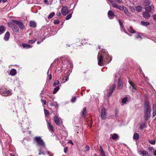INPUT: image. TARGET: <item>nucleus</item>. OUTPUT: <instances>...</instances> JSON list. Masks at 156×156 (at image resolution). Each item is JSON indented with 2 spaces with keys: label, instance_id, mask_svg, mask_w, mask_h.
I'll return each mask as SVG.
<instances>
[{
  "label": "nucleus",
  "instance_id": "obj_50",
  "mask_svg": "<svg viewBox=\"0 0 156 156\" xmlns=\"http://www.w3.org/2000/svg\"><path fill=\"white\" fill-rule=\"evenodd\" d=\"M69 75H68L66 76V79H65V80L63 82V83H65L66 81H68L69 80Z\"/></svg>",
  "mask_w": 156,
  "mask_h": 156
},
{
  "label": "nucleus",
  "instance_id": "obj_61",
  "mask_svg": "<svg viewBox=\"0 0 156 156\" xmlns=\"http://www.w3.org/2000/svg\"><path fill=\"white\" fill-rule=\"evenodd\" d=\"M102 154V156H105V154L104 152L101 153Z\"/></svg>",
  "mask_w": 156,
  "mask_h": 156
},
{
  "label": "nucleus",
  "instance_id": "obj_38",
  "mask_svg": "<svg viewBox=\"0 0 156 156\" xmlns=\"http://www.w3.org/2000/svg\"><path fill=\"white\" fill-rule=\"evenodd\" d=\"M55 14V13L54 12H52L51 13H50L48 16V18L50 19L52 18L53 16H54Z\"/></svg>",
  "mask_w": 156,
  "mask_h": 156
},
{
  "label": "nucleus",
  "instance_id": "obj_25",
  "mask_svg": "<svg viewBox=\"0 0 156 156\" xmlns=\"http://www.w3.org/2000/svg\"><path fill=\"white\" fill-rule=\"evenodd\" d=\"M22 46L24 48L28 49L31 48V46L29 44L25 43H22Z\"/></svg>",
  "mask_w": 156,
  "mask_h": 156
},
{
  "label": "nucleus",
  "instance_id": "obj_2",
  "mask_svg": "<svg viewBox=\"0 0 156 156\" xmlns=\"http://www.w3.org/2000/svg\"><path fill=\"white\" fill-rule=\"evenodd\" d=\"M34 140L36 141L37 145L39 147H42L44 149V151H41L42 148L38 149V150L39 152V153L38 154L39 155H41V154L45 155L49 154V152L46 147L45 143L41 138V136L35 137L34 138Z\"/></svg>",
  "mask_w": 156,
  "mask_h": 156
},
{
  "label": "nucleus",
  "instance_id": "obj_5",
  "mask_svg": "<svg viewBox=\"0 0 156 156\" xmlns=\"http://www.w3.org/2000/svg\"><path fill=\"white\" fill-rule=\"evenodd\" d=\"M10 90H7L6 89H1L0 90V94L3 96H7L11 94Z\"/></svg>",
  "mask_w": 156,
  "mask_h": 156
},
{
  "label": "nucleus",
  "instance_id": "obj_59",
  "mask_svg": "<svg viewBox=\"0 0 156 156\" xmlns=\"http://www.w3.org/2000/svg\"><path fill=\"white\" fill-rule=\"evenodd\" d=\"M153 18L155 21H156V14L153 16Z\"/></svg>",
  "mask_w": 156,
  "mask_h": 156
},
{
  "label": "nucleus",
  "instance_id": "obj_1",
  "mask_svg": "<svg viewBox=\"0 0 156 156\" xmlns=\"http://www.w3.org/2000/svg\"><path fill=\"white\" fill-rule=\"evenodd\" d=\"M112 59V57L109 55L105 50H100L98 52V64L100 66L104 65V62L107 63H109Z\"/></svg>",
  "mask_w": 156,
  "mask_h": 156
},
{
  "label": "nucleus",
  "instance_id": "obj_37",
  "mask_svg": "<svg viewBox=\"0 0 156 156\" xmlns=\"http://www.w3.org/2000/svg\"><path fill=\"white\" fill-rule=\"evenodd\" d=\"M146 123H143L140 124V129H142L145 127Z\"/></svg>",
  "mask_w": 156,
  "mask_h": 156
},
{
  "label": "nucleus",
  "instance_id": "obj_49",
  "mask_svg": "<svg viewBox=\"0 0 156 156\" xmlns=\"http://www.w3.org/2000/svg\"><path fill=\"white\" fill-rule=\"evenodd\" d=\"M36 41V39L34 40H30L28 41V43L30 44H33Z\"/></svg>",
  "mask_w": 156,
  "mask_h": 156
},
{
  "label": "nucleus",
  "instance_id": "obj_10",
  "mask_svg": "<svg viewBox=\"0 0 156 156\" xmlns=\"http://www.w3.org/2000/svg\"><path fill=\"white\" fill-rule=\"evenodd\" d=\"M115 85L114 84H112L110 87V90L109 91V92L108 94V96L109 97L111 96L112 93L114 92L115 88Z\"/></svg>",
  "mask_w": 156,
  "mask_h": 156
},
{
  "label": "nucleus",
  "instance_id": "obj_26",
  "mask_svg": "<svg viewBox=\"0 0 156 156\" xmlns=\"http://www.w3.org/2000/svg\"><path fill=\"white\" fill-rule=\"evenodd\" d=\"M5 30V29L4 26H0V35L3 34Z\"/></svg>",
  "mask_w": 156,
  "mask_h": 156
},
{
  "label": "nucleus",
  "instance_id": "obj_57",
  "mask_svg": "<svg viewBox=\"0 0 156 156\" xmlns=\"http://www.w3.org/2000/svg\"><path fill=\"white\" fill-rule=\"evenodd\" d=\"M115 1L119 4H121L122 3V1L120 0H115Z\"/></svg>",
  "mask_w": 156,
  "mask_h": 156
},
{
  "label": "nucleus",
  "instance_id": "obj_32",
  "mask_svg": "<svg viewBox=\"0 0 156 156\" xmlns=\"http://www.w3.org/2000/svg\"><path fill=\"white\" fill-rule=\"evenodd\" d=\"M89 119H90V120L89 119L88 120H87V122L88 124L89 125V126H90V127H91L92 125L93 121L91 120V117H90Z\"/></svg>",
  "mask_w": 156,
  "mask_h": 156
},
{
  "label": "nucleus",
  "instance_id": "obj_24",
  "mask_svg": "<svg viewBox=\"0 0 156 156\" xmlns=\"http://www.w3.org/2000/svg\"><path fill=\"white\" fill-rule=\"evenodd\" d=\"M29 23L30 26L31 27H36V23L34 21H30Z\"/></svg>",
  "mask_w": 156,
  "mask_h": 156
},
{
  "label": "nucleus",
  "instance_id": "obj_55",
  "mask_svg": "<svg viewBox=\"0 0 156 156\" xmlns=\"http://www.w3.org/2000/svg\"><path fill=\"white\" fill-rule=\"evenodd\" d=\"M130 10H131V11H132L133 12L135 10V9H134V7L133 6H131L130 7Z\"/></svg>",
  "mask_w": 156,
  "mask_h": 156
},
{
  "label": "nucleus",
  "instance_id": "obj_17",
  "mask_svg": "<svg viewBox=\"0 0 156 156\" xmlns=\"http://www.w3.org/2000/svg\"><path fill=\"white\" fill-rule=\"evenodd\" d=\"M112 5L113 7L117 8L119 10L122 11V8L123 6H122L121 5H118L115 3H112Z\"/></svg>",
  "mask_w": 156,
  "mask_h": 156
},
{
  "label": "nucleus",
  "instance_id": "obj_16",
  "mask_svg": "<svg viewBox=\"0 0 156 156\" xmlns=\"http://www.w3.org/2000/svg\"><path fill=\"white\" fill-rule=\"evenodd\" d=\"M108 16L109 19H112L114 17V12L111 10H109L108 12Z\"/></svg>",
  "mask_w": 156,
  "mask_h": 156
},
{
  "label": "nucleus",
  "instance_id": "obj_34",
  "mask_svg": "<svg viewBox=\"0 0 156 156\" xmlns=\"http://www.w3.org/2000/svg\"><path fill=\"white\" fill-rule=\"evenodd\" d=\"M59 89L60 88L59 86L56 87L54 89L53 94H55L59 90Z\"/></svg>",
  "mask_w": 156,
  "mask_h": 156
},
{
  "label": "nucleus",
  "instance_id": "obj_6",
  "mask_svg": "<svg viewBox=\"0 0 156 156\" xmlns=\"http://www.w3.org/2000/svg\"><path fill=\"white\" fill-rule=\"evenodd\" d=\"M22 122H23V121H21ZM21 127L22 128V131L24 132L25 131H27L29 129V127L28 126V124H27V123H25L24 122H21Z\"/></svg>",
  "mask_w": 156,
  "mask_h": 156
},
{
  "label": "nucleus",
  "instance_id": "obj_20",
  "mask_svg": "<svg viewBox=\"0 0 156 156\" xmlns=\"http://www.w3.org/2000/svg\"><path fill=\"white\" fill-rule=\"evenodd\" d=\"M118 137L119 136L118 134L116 133H114L110 134V138H112L113 140H115L118 138Z\"/></svg>",
  "mask_w": 156,
  "mask_h": 156
},
{
  "label": "nucleus",
  "instance_id": "obj_47",
  "mask_svg": "<svg viewBox=\"0 0 156 156\" xmlns=\"http://www.w3.org/2000/svg\"><path fill=\"white\" fill-rule=\"evenodd\" d=\"M89 146L88 145H86L85 149V151L86 152L88 151L89 150Z\"/></svg>",
  "mask_w": 156,
  "mask_h": 156
},
{
  "label": "nucleus",
  "instance_id": "obj_42",
  "mask_svg": "<svg viewBox=\"0 0 156 156\" xmlns=\"http://www.w3.org/2000/svg\"><path fill=\"white\" fill-rule=\"evenodd\" d=\"M128 82L129 84L131 85V86L129 87L130 88H131V87H133V85H136L135 84H134V83H133L130 80H129L128 81Z\"/></svg>",
  "mask_w": 156,
  "mask_h": 156
},
{
  "label": "nucleus",
  "instance_id": "obj_3",
  "mask_svg": "<svg viewBox=\"0 0 156 156\" xmlns=\"http://www.w3.org/2000/svg\"><path fill=\"white\" fill-rule=\"evenodd\" d=\"M144 120L146 122L150 118L151 111V108L148 101H146L144 102Z\"/></svg>",
  "mask_w": 156,
  "mask_h": 156
},
{
  "label": "nucleus",
  "instance_id": "obj_43",
  "mask_svg": "<svg viewBox=\"0 0 156 156\" xmlns=\"http://www.w3.org/2000/svg\"><path fill=\"white\" fill-rule=\"evenodd\" d=\"M44 113L45 116H47L49 115V112L48 110L44 108Z\"/></svg>",
  "mask_w": 156,
  "mask_h": 156
},
{
  "label": "nucleus",
  "instance_id": "obj_64",
  "mask_svg": "<svg viewBox=\"0 0 156 156\" xmlns=\"http://www.w3.org/2000/svg\"><path fill=\"white\" fill-rule=\"evenodd\" d=\"M154 154L156 156V150H155L154 151Z\"/></svg>",
  "mask_w": 156,
  "mask_h": 156
},
{
  "label": "nucleus",
  "instance_id": "obj_44",
  "mask_svg": "<svg viewBox=\"0 0 156 156\" xmlns=\"http://www.w3.org/2000/svg\"><path fill=\"white\" fill-rule=\"evenodd\" d=\"M12 22H9L8 23V26L9 27H12L13 26L15 25Z\"/></svg>",
  "mask_w": 156,
  "mask_h": 156
},
{
  "label": "nucleus",
  "instance_id": "obj_53",
  "mask_svg": "<svg viewBox=\"0 0 156 156\" xmlns=\"http://www.w3.org/2000/svg\"><path fill=\"white\" fill-rule=\"evenodd\" d=\"M44 2L45 4L47 5H48L49 4V3L47 0H44Z\"/></svg>",
  "mask_w": 156,
  "mask_h": 156
},
{
  "label": "nucleus",
  "instance_id": "obj_63",
  "mask_svg": "<svg viewBox=\"0 0 156 156\" xmlns=\"http://www.w3.org/2000/svg\"><path fill=\"white\" fill-rule=\"evenodd\" d=\"M43 41V40H42L41 41H37V44H40Z\"/></svg>",
  "mask_w": 156,
  "mask_h": 156
},
{
  "label": "nucleus",
  "instance_id": "obj_33",
  "mask_svg": "<svg viewBox=\"0 0 156 156\" xmlns=\"http://www.w3.org/2000/svg\"><path fill=\"white\" fill-rule=\"evenodd\" d=\"M135 37L136 38L139 39L140 40H141L142 39L140 35V34L139 33H138L136 34Z\"/></svg>",
  "mask_w": 156,
  "mask_h": 156
},
{
  "label": "nucleus",
  "instance_id": "obj_21",
  "mask_svg": "<svg viewBox=\"0 0 156 156\" xmlns=\"http://www.w3.org/2000/svg\"><path fill=\"white\" fill-rule=\"evenodd\" d=\"M16 70L14 69H12L9 72V74L12 76H14L16 75Z\"/></svg>",
  "mask_w": 156,
  "mask_h": 156
},
{
  "label": "nucleus",
  "instance_id": "obj_35",
  "mask_svg": "<svg viewBox=\"0 0 156 156\" xmlns=\"http://www.w3.org/2000/svg\"><path fill=\"white\" fill-rule=\"evenodd\" d=\"M118 21L120 26L121 29V30H123L124 28V26L123 24V23L122 22V20H119Z\"/></svg>",
  "mask_w": 156,
  "mask_h": 156
},
{
  "label": "nucleus",
  "instance_id": "obj_31",
  "mask_svg": "<svg viewBox=\"0 0 156 156\" xmlns=\"http://www.w3.org/2000/svg\"><path fill=\"white\" fill-rule=\"evenodd\" d=\"M81 112L83 116L84 117H85L87 114L86 108L85 107L83 108V110Z\"/></svg>",
  "mask_w": 156,
  "mask_h": 156
},
{
  "label": "nucleus",
  "instance_id": "obj_28",
  "mask_svg": "<svg viewBox=\"0 0 156 156\" xmlns=\"http://www.w3.org/2000/svg\"><path fill=\"white\" fill-rule=\"evenodd\" d=\"M141 23L142 25L146 27L147 26L150 25V23L149 22L144 21H141Z\"/></svg>",
  "mask_w": 156,
  "mask_h": 156
},
{
  "label": "nucleus",
  "instance_id": "obj_18",
  "mask_svg": "<svg viewBox=\"0 0 156 156\" xmlns=\"http://www.w3.org/2000/svg\"><path fill=\"white\" fill-rule=\"evenodd\" d=\"M47 126L49 130L51 132H53L54 131V127L51 124L50 122H47Z\"/></svg>",
  "mask_w": 156,
  "mask_h": 156
},
{
  "label": "nucleus",
  "instance_id": "obj_29",
  "mask_svg": "<svg viewBox=\"0 0 156 156\" xmlns=\"http://www.w3.org/2000/svg\"><path fill=\"white\" fill-rule=\"evenodd\" d=\"M142 7L140 5H138L135 7L136 11L138 12H140L142 9Z\"/></svg>",
  "mask_w": 156,
  "mask_h": 156
},
{
  "label": "nucleus",
  "instance_id": "obj_14",
  "mask_svg": "<svg viewBox=\"0 0 156 156\" xmlns=\"http://www.w3.org/2000/svg\"><path fill=\"white\" fill-rule=\"evenodd\" d=\"M54 119L55 122L57 125L59 126L61 123H62V121L60 122L59 119L56 115L54 117Z\"/></svg>",
  "mask_w": 156,
  "mask_h": 156
},
{
  "label": "nucleus",
  "instance_id": "obj_7",
  "mask_svg": "<svg viewBox=\"0 0 156 156\" xmlns=\"http://www.w3.org/2000/svg\"><path fill=\"white\" fill-rule=\"evenodd\" d=\"M138 153L142 156H149L148 152L145 150H140L138 151Z\"/></svg>",
  "mask_w": 156,
  "mask_h": 156
},
{
  "label": "nucleus",
  "instance_id": "obj_30",
  "mask_svg": "<svg viewBox=\"0 0 156 156\" xmlns=\"http://www.w3.org/2000/svg\"><path fill=\"white\" fill-rule=\"evenodd\" d=\"M153 116L154 117L156 115V105H153Z\"/></svg>",
  "mask_w": 156,
  "mask_h": 156
},
{
  "label": "nucleus",
  "instance_id": "obj_60",
  "mask_svg": "<svg viewBox=\"0 0 156 156\" xmlns=\"http://www.w3.org/2000/svg\"><path fill=\"white\" fill-rule=\"evenodd\" d=\"M56 15H57V16H60L61 15V13L60 12H59L58 13H57Z\"/></svg>",
  "mask_w": 156,
  "mask_h": 156
},
{
  "label": "nucleus",
  "instance_id": "obj_11",
  "mask_svg": "<svg viewBox=\"0 0 156 156\" xmlns=\"http://www.w3.org/2000/svg\"><path fill=\"white\" fill-rule=\"evenodd\" d=\"M122 10L124 11L125 14L127 16L130 17L131 16V13L128 11V9L126 7L123 6L122 8Z\"/></svg>",
  "mask_w": 156,
  "mask_h": 156
},
{
  "label": "nucleus",
  "instance_id": "obj_41",
  "mask_svg": "<svg viewBox=\"0 0 156 156\" xmlns=\"http://www.w3.org/2000/svg\"><path fill=\"white\" fill-rule=\"evenodd\" d=\"M129 31L131 33H135V31L133 29V28L131 27H130L128 29Z\"/></svg>",
  "mask_w": 156,
  "mask_h": 156
},
{
  "label": "nucleus",
  "instance_id": "obj_46",
  "mask_svg": "<svg viewBox=\"0 0 156 156\" xmlns=\"http://www.w3.org/2000/svg\"><path fill=\"white\" fill-rule=\"evenodd\" d=\"M72 17V14H68L66 17V20H68L70 19Z\"/></svg>",
  "mask_w": 156,
  "mask_h": 156
},
{
  "label": "nucleus",
  "instance_id": "obj_36",
  "mask_svg": "<svg viewBox=\"0 0 156 156\" xmlns=\"http://www.w3.org/2000/svg\"><path fill=\"white\" fill-rule=\"evenodd\" d=\"M144 4L145 5V6H147L149 5L150 4V2L148 0H145L144 2Z\"/></svg>",
  "mask_w": 156,
  "mask_h": 156
},
{
  "label": "nucleus",
  "instance_id": "obj_8",
  "mask_svg": "<svg viewBox=\"0 0 156 156\" xmlns=\"http://www.w3.org/2000/svg\"><path fill=\"white\" fill-rule=\"evenodd\" d=\"M11 21L16 25H17L20 28H23L24 26L23 23L19 21L14 20H12Z\"/></svg>",
  "mask_w": 156,
  "mask_h": 156
},
{
  "label": "nucleus",
  "instance_id": "obj_52",
  "mask_svg": "<svg viewBox=\"0 0 156 156\" xmlns=\"http://www.w3.org/2000/svg\"><path fill=\"white\" fill-rule=\"evenodd\" d=\"M53 23L55 24H58L59 23V21L58 20H57L54 21Z\"/></svg>",
  "mask_w": 156,
  "mask_h": 156
},
{
  "label": "nucleus",
  "instance_id": "obj_27",
  "mask_svg": "<svg viewBox=\"0 0 156 156\" xmlns=\"http://www.w3.org/2000/svg\"><path fill=\"white\" fill-rule=\"evenodd\" d=\"M139 137V134L138 133H135L133 136V139L134 140H137Z\"/></svg>",
  "mask_w": 156,
  "mask_h": 156
},
{
  "label": "nucleus",
  "instance_id": "obj_58",
  "mask_svg": "<svg viewBox=\"0 0 156 156\" xmlns=\"http://www.w3.org/2000/svg\"><path fill=\"white\" fill-rule=\"evenodd\" d=\"M100 150L101 151V153L104 152L101 146H100Z\"/></svg>",
  "mask_w": 156,
  "mask_h": 156
},
{
  "label": "nucleus",
  "instance_id": "obj_9",
  "mask_svg": "<svg viewBox=\"0 0 156 156\" xmlns=\"http://www.w3.org/2000/svg\"><path fill=\"white\" fill-rule=\"evenodd\" d=\"M61 12L62 14L64 16H66L69 11L68 10L67 6H64L62 7L61 9Z\"/></svg>",
  "mask_w": 156,
  "mask_h": 156
},
{
  "label": "nucleus",
  "instance_id": "obj_23",
  "mask_svg": "<svg viewBox=\"0 0 156 156\" xmlns=\"http://www.w3.org/2000/svg\"><path fill=\"white\" fill-rule=\"evenodd\" d=\"M12 30L15 32H18L19 31V29L17 25H14L12 27Z\"/></svg>",
  "mask_w": 156,
  "mask_h": 156
},
{
  "label": "nucleus",
  "instance_id": "obj_12",
  "mask_svg": "<svg viewBox=\"0 0 156 156\" xmlns=\"http://www.w3.org/2000/svg\"><path fill=\"white\" fill-rule=\"evenodd\" d=\"M154 6L152 5L151 6L148 5L147 6H145L144 9L146 11L148 12H151L152 11V9H154Z\"/></svg>",
  "mask_w": 156,
  "mask_h": 156
},
{
  "label": "nucleus",
  "instance_id": "obj_45",
  "mask_svg": "<svg viewBox=\"0 0 156 156\" xmlns=\"http://www.w3.org/2000/svg\"><path fill=\"white\" fill-rule=\"evenodd\" d=\"M149 143L151 144L154 145L155 144V140H149Z\"/></svg>",
  "mask_w": 156,
  "mask_h": 156
},
{
  "label": "nucleus",
  "instance_id": "obj_19",
  "mask_svg": "<svg viewBox=\"0 0 156 156\" xmlns=\"http://www.w3.org/2000/svg\"><path fill=\"white\" fill-rule=\"evenodd\" d=\"M10 33L9 32H7L4 36V39L5 41H8L9 38Z\"/></svg>",
  "mask_w": 156,
  "mask_h": 156
},
{
  "label": "nucleus",
  "instance_id": "obj_62",
  "mask_svg": "<svg viewBox=\"0 0 156 156\" xmlns=\"http://www.w3.org/2000/svg\"><path fill=\"white\" fill-rule=\"evenodd\" d=\"M153 149H154L153 148H152V147H149L148 148V150L150 151H152V150H153Z\"/></svg>",
  "mask_w": 156,
  "mask_h": 156
},
{
  "label": "nucleus",
  "instance_id": "obj_13",
  "mask_svg": "<svg viewBox=\"0 0 156 156\" xmlns=\"http://www.w3.org/2000/svg\"><path fill=\"white\" fill-rule=\"evenodd\" d=\"M123 87V83L120 79H118L117 88L119 89H121Z\"/></svg>",
  "mask_w": 156,
  "mask_h": 156
},
{
  "label": "nucleus",
  "instance_id": "obj_22",
  "mask_svg": "<svg viewBox=\"0 0 156 156\" xmlns=\"http://www.w3.org/2000/svg\"><path fill=\"white\" fill-rule=\"evenodd\" d=\"M128 101V98L126 97L123 98L122 100V104H121V105H123L124 104H126L127 102Z\"/></svg>",
  "mask_w": 156,
  "mask_h": 156
},
{
  "label": "nucleus",
  "instance_id": "obj_48",
  "mask_svg": "<svg viewBox=\"0 0 156 156\" xmlns=\"http://www.w3.org/2000/svg\"><path fill=\"white\" fill-rule=\"evenodd\" d=\"M76 97L75 96L73 97L71 99V101L72 102H74L76 101Z\"/></svg>",
  "mask_w": 156,
  "mask_h": 156
},
{
  "label": "nucleus",
  "instance_id": "obj_40",
  "mask_svg": "<svg viewBox=\"0 0 156 156\" xmlns=\"http://www.w3.org/2000/svg\"><path fill=\"white\" fill-rule=\"evenodd\" d=\"M133 86L131 87V89L132 92H135L136 90V86L135 85H133Z\"/></svg>",
  "mask_w": 156,
  "mask_h": 156
},
{
  "label": "nucleus",
  "instance_id": "obj_56",
  "mask_svg": "<svg viewBox=\"0 0 156 156\" xmlns=\"http://www.w3.org/2000/svg\"><path fill=\"white\" fill-rule=\"evenodd\" d=\"M49 80H50L52 79V76L51 74H50L48 76Z\"/></svg>",
  "mask_w": 156,
  "mask_h": 156
},
{
  "label": "nucleus",
  "instance_id": "obj_15",
  "mask_svg": "<svg viewBox=\"0 0 156 156\" xmlns=\"http://www.w3.org/2000/svg\"><path fill=\"white\" fill-rule=\"evenodd\" d=\"M149 12L145 11L143 13V17L146 19H148L150 18L151 15L149 13Z\"/></svg>",
  "mask_w": 156,
  "mask_h": 156
},
{
  "label": "nucleus",
  "instance_id": "obj_51",
  "mask_svg": "<svg viewBox=\"0 0 156 156\" xmlns=\"http://www.w3.org/2000/svg\"><path fill=\"white\" fill-rule=\"evenodd\" d=\"M41 102L43 103V105H46V101L45 100H43L41 99Z\"/></svg>",
  "mask_w": 156,
  "mask_h": 156
},
{
  "label": "nucleus",
  "instance_id": "obj_54",
  "mask_svg": "<svg viewBox=\"0 0 156 156\" xmlns=\"http://www.w3.org/2000/svg\"><path fill=\"white\" fill-rule=\"evenodd\" d=\"M68 148L67 147H65L64 149V153H66L67 151Z\"/></svg>",
  "mask_w": 156,
  "mask_h": 156
},
{
  "label": "nucleus",
  "instance_id": "obj_39",
  "mask_svg": "<svg viewBox=\"0 0 156 156\" xmlns=\"http://www.w3.org/2000/svg\"><path fill=\"white\" fill-rule=\"evenodd\" d=\"M59 83V81L58 80H55L53 85V86L54 87H56L57 85H58Z\"/></svg>",
  "mask_w": 156,
  "mask_h": 156
},
{
  "label": "nucleus",
  "instance_id": "obj_4",
  "mask_svg": "<svg viewBox=\"0 0 156 156\" xmlns=\"http://www.w3.org/2000/svg\"><path fill=\"white\" fill-rule=\"evenodd\" d=\"M101 118L102 119L105 120L107 118V113L105 108L104 107L101 108Z\"/></svg>",
  "mask_w": 156,
  "mask_h": 156
}]
</instances>
